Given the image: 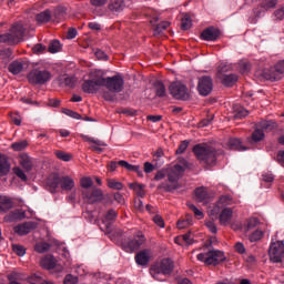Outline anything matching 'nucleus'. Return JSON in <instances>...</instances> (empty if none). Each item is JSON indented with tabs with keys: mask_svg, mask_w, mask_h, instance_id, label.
<instances>
[{
	"mask_svg": "<svg viewBox=\"0 0 284 284\" xmlns=\"http://www.w3.org/2000/svg\"><path fill=\"white\" fill-rule=\"evenodd\" d=\"M192 151L201 163L205 165L216 164L219 152L214 146L199 143L193 146Z\"/></svg>",
	"mask_w": 284,
	"mask_h": 284,
	"instance_id": "1",
	"label": "nucleus"
},
{
	"mask_svg": "<svg viewBox=\"0 0 284 284\" xmlns=\"http://www.w3.org/2000/svg\"><path fill=\"white\" fill-rule=\"evenodd\" d=\"M24 33H26V28H23V24L16 23L12 26L9 33H4L0 36V42L8 43V44H17L19 43V41L23 39Z\"/></svg>",
	"mask_w": 284,
	"mask_h": 284,
	"instance_id": "2",
	"label": "nucleus"
},
{
	"mask_svg": "<svg viewBox=\"0 0 284 284\" xmlns=\"http://www.w3.org/2000/svg\"><path fill=\"white\" fill-rule=\"evenodd\" d=\"M51 77L48 70L37 68L28 73L27 79L31 85H44L51 80Z\"/></svg>",
	"mask_w": 284,
	"mask_h": 284,
	"instance_id": "3",
	"label": "nucleus"
},
{
	"mask_svg": "<svg viewBox=\"0 0 284 284\" xmlns=\"http://www.w3.org/2000/svg\"><path fill=\"white\" fill-rule=\"evenodd\" d=\"M197 261L203 262L205 265H219L226 260L225 254L221 251H209L196 255Z\"/></svg>",
	"mask_w": 284,
	"mask_h": 284,
	"instance_id": "4",
	"label": "nucleus"
},
{
	"mask_svg": "<svg viewBox=\"0 0 284 284\" xmlns=\"http://www.w3.org/2000/svg\"><path fill=\"white\" fill-rule=\"evenodd\" d=\"M174 270L173 261L170 258H163L162 262L151 266V276L155 280H160L159 275H170Z\"/></svg>",
	"mask_w": 284,
	"mask_h": 284,
	"instance_id": "5",
	"label": "nucleus"
},
{
	"mask_svg": "<svg viewBox=\"0 0 284 284\" xmlns=\"http://www.w3.org/2000/svg\"><path fill=\"white\" fill-rule=\"evenodd\" d=\"M170 95L179 101H187L190 99L189 89L182 82H172L169 85Z\"/></svg>",
	"mask_w": 284,
	"mask_h": 284,
	"instance_id": "6",
	"label": "nucleus"
},
{
	"mask_svg": "<svg viewBox=\"0 0 284 284\" xmlns=\"http://www.w3.org/2000/svg\"><path fill=\"white\" fill-rule=\"evenodd\" d=\"M103 87L110 90V92L119 94L123 92L124 80L121 74L108 77L104 78Z\"/></svg>",
	"mask_w": 284,
	"mask_h": 284,
	"instance_id": "7",
	"label": "nucleus"
},
{
	"mask_svg": "<svg viewBox=\"0 0 284 284\" xmlns=\"http://www.w3.org/2000/svg\"><path fill=\"white\" fill-rule=\"evenodd\" d=\"M104 78L101 75L85 80L82 84V90L87 94H95L103 87Z\"/></svg>",
	"mask_w": 284,
	"mask_h": 284,
	"instance_id": "8",
	"label": "nucleus"
},
{
	"mask_svg": "<svg viewBox=\"0 0 284 284\" xmlns=\"http://www.w3.org/2000/svg\"><path fill=\"white\" fill-rule=\"evenodd\" d=\"M213 79L209 75H203L199 78L197 81V92L201 97H209L213 92Z\"/></svg>",
	"mask_w": 284,
	"mask_h": 284,
	"instance_id": "9",
	"label": "nucleus"
},
{
	"mask_svg": "<svg viewBox=\"0 0 284 284\" xmlns=\"http://www.w3.org/2000/svg\"><path fill=\"white\" fill-rule=\"evenodd\" d=\"M270 261L273 263L283 262L284 257V244L281 241L272 243L268 248Z\"/></svg>",
	"mask_w": 284,
	"mask_h": 284,
	"instance_id": "10",
	"label": "nucleus"
},
{
	"mask_svg": "<svg viewBox=\"0 0 284 284\" xmlns=\"http://www.w3.org/2000/svg\"><path fill=\"white\" fill-rule=\"evenodd\" d=\"M180 175L178 172L170 171L168 173V182H162L158 185V190H163L164 192H173L179 189L178 181Z\"/></svg>",
	"mask_w": 284,
	"mask_h": 284,
	"instance_id": "11",
	"label": "nucleus"
},
{
	"mask_svg": "<svg viewBox=\"0 0 284 284\" xmlns=\"http://www.w3.org/2000/svg\"><path fill=\"white\" fill-rule=\"evenodd\" d=\"M82 196L89 204H94L103 200V193L101 189L95 186H92L89 191H82Z\"/></svg>",
	"mask_w": 284,
	"mask_h": 284,
	"instance_id": "12",
	"label": "nucleus"
},
{
	"mask_svg": "<svg viewBox=\"0 0 284 284\" xmlns=\"http://www.w3.org/2000/svg\"><path fill=\"white\" fill-rule=\"evenodd\" d=\"M146 239L142 232H138L136 235H134L133 240H130L124 246L130 251L134 252L139 250L144 243Z\"/></svg>",
	"mask_w": 284,
	"mask_h": 284,
	"instance_id": "13",
	"label": "nucleus"
},
{
	"mask_svg": "<svg viewBox=\"0 0 284 284\" xmlns=\"http://www.w3.org/2000/svg\"><path fill=\"white\" fill-rule=\"evenodd\" d=\"M126 8L124 0H110L108 4V12L110 16L118 17Z\"/></svg>",
	"mask_w": 284,
	"mask_h": 284,
	"instance_id": "14",
	"label": "nucleus"
},
{
	"mask_svg": "<svg viewBox=\"0 0 284 284\" xmlns=\"http://www.w3.org/2000/svg\"><path fill=\"white\" fill-rule=\"evenodd\" d=\"M221 34H222L221 30L214 27H209L202 31L201 39L204 41H216L220 39Z\"/></svg>",
	"mask_w": 284,
	"mask_h": 284,
	"instance_id": "15",
	"label": "nucleus"
},
{
	"mask_svg": "<svg viewBox=\"0 0 284 284\" xmlns=\"http://www.w3.org/2000/svg\"><path fill=\"white\" fill-rule=\"evenodd\" d=\"M233 199L231 195H221L219 202H216L215 206H213L211 213L213 215H217L221 213L222 209L225 206L232 205Z\"/></svg>",
	"mask_w": 284,
	"mask_h": 284,
	"instance_id": "16",
	"label": "nucleus"
},
{
	"mask_svg": "<svg viewBox=\"0 0 284 284\" xmlns=\"http://www.w3.org/2000/svg\"><path fill=\"white\" fill-rule=\"evenodd\" d=\"M226 148L231 151H239V152L248 150V148L245 146L242 140L239 138H230L226 142Z\"/></svg>",
	"mask_w": 284,
	"mask_h": 284,
	"instance_id": "17",
	"label": "nucleus"
},
{
	"mask_svg": "<svg viewBox=\"0 0 284 284\" xmlns=\"http://www.w3.org/2000/svg\"><path fill=\"white\" fill-rule=\"evenodd\" d=\"M34 229H37V223L26 222L23 224L16 226L13 231L16 234L23 236V235L30 234V232H32V230Z\"/></svg>",
	"mask_w": 284,
	"mask_h": 284,
	"instance_id": "18",
	"label": "nucleus"
},
{
	"mask_svg": "<svg viewBox=\"0 0 284 284\" xmlns=\"http://www.w3.org/2000/svg\"><path fill=\"white\" fill-rule=\"evenodd\" d=\"M11 172V163L9 162V158L0 153V178L8 176Z\"/></svg>",
	"mask_w": 284,
	"mask_h": 284,
	"instance_id": "19",
	"label": "nucleus"
},
{
	"mask_svg": "<svg viewBox=\"0 0 284 284\" xmlns=\"http://www.w3.org/2000/svg\"><path fill=\"white\" fill-rule=\"evenodd\" d=\"M262 74L266 81H281V79H283V75L278 72L276 67L265 69Z\"/></svg>",
	"mask_w": 284,
	"mask_h": 284,
	"instance_id": "20",
	"label": "nucleus"
},
{
	"mask_svg": "<svg viewBox=\"0 0 284 284\" xmlns=\"http://www.w3.org/2000/svg\"><path fill=\"white\" fill-rule=\"evenodd\" d=\"M23 219H26V211L17 209L16 211H10V213L4 216V222L13 223Z\"/></svg>",
	"mask_w": 284,
	"mask_h": 284,
	"instance_id": "21",
	"label": "nucleus"
},
{
	"mask_svg": "<svg viewBox=\"0 0 284 284\" xmlns=\"http://www.w3.org/2000/svg\"><path fill=\"white\" fill-rule=\"evenodd\" d=\"M233 219V210L232 209H222L219 215V222L222 226H227Z\"/></svg>",
	"mask_w": 284,
	"mask_h": 284,
	"instance_id": "22",
	"label": "nucleus"
},
{
	"mask_svg": "<svg viewBox=\"0 0 284 284\" xmlns=\"http://www.w3.org/2000/svg\"><path fill=\"white\" fill-rule=\"evenodd\" d=\"M119 165L129 172H135L139 178H143V171L141 170L140 165L131 164L125 160H120Z\"/></svg>",
	"mask_w": 284,
	"mask_h": 284,
	"instance_id": "23",
	"label": "nucleus"
},
{
	"mask_svg": "<svg viewBox=\"0 0 284 284\" xmlns=\"http://www.w3.org/2000/svg\"><path fill=\"white\" fill-rule=\"evenodd\" d=\"M250 115L248 110L240 104L233 105V119L234 120H243Z\"/></svg>",
	"mask_w": 284,
	"mask_h": 284,
	"instance_id": "24",
	"label": "nucleus"
},
{
	"mask_svg": "<svg viewBox=\"0 0 284 284\" xmlns=\"http://www.w3.org/2000/svg\"><path fill=\"white\" fill-rule=\"evenodd\" d=\"M118 212L114 209H110L108 213H105L103 224L105 225L106 232H111V225L116 220Z\"/></svg>",
	"mask_w": 284,
	"mask_h": 284,
	"instance_id": "25",
	"label": "nucleus"
},
{
	"mask_svg": "<svg viewBox=\"0 0 284 284\" xmlns=\"http://www.w3.org/2000/svg\"><path fill=\"white\" fill-rule=\"evenodd\" d=\"M75 186L74 180L69 175H63L60 179V187L62 191L70 192Z\"/></svg>",
	"mask_w": 284,
	"mask_h": 284,
	"instance_id": "26",
	"label": "nucleus"
},
{
	"mask_svg": "<svg viewBox=\"0 0 284 284\" xmlns=\"http://www.w3.org/2000/svg\"><path fill=\"white\" fill-rule=\"evenodd\" d=\"M219 79L221 83L224 84L226 88H232L233 85H235V83H237L239 75L234 73H230V74L220 77Z\"/></svg>",
	"mask_w": 284,
	"mask_h": 284,
	"instance_id": "27",
	"label": "nucleus"
},
{
	"mask_svg": "<svg viewBox=\"0 0 284 284\" xmlns=\"http://www.w3.org/2000/svg\"><path fill=\"white\" fill-rule=\"evenodd\" d=\"M61 183V176L58 173H51L47 180V185L54 192Z\"/></svg>",
	"mask_w": 284,
	"mask_h": 284,
	"instance_id": "28",
	"label": "nucleus"
},
{
	"mask_svg": "<svg viewBox=\"0 0 284 284\" xmlns=\"http://www.w3.org/2000/svg\"><path fill=\"white\" fill-rule=\"evenodd\" d=\"M20 165L26 172L32 171V168L34 166V164L32 163V158H30V155L26 153L20 155Z\"/></svg>",
	"mask_w": 284,
	"mask_h": 284,
	"instance_id": "29",
	"label": "nucleus"
},
{
	"mask_svg": "<svg viewBox=\"0 0 284 284\" xmlns=\"http://www.w3.org/2000/svg\"><path fill=\"white\" fill-rule=\"evenodd\" d=\"M263 139H265V132H263L261 128H257L253 131V133L247 139V141L248 143L253 144V143L262 142Z\"/></svg>",
	"mask_w": 284,
	"mask_h": 284,
	"instance_id": "30",
	"label": "nucleus"
},
{
	"mask_svg": "<svg viewBox=\"0 0 284 284\" xmlns=\"http://www.w3.org/2000/svg\"><path fill=\"white\" fill-rule=\"evenodd\" d=\"M51 19H52V13L49 9H47L36 16V21L38 24H45V23L50 22Z\"/></svg>",
	"mask_w": 284,
	"mask_h": 284,
	"instance_id": "31",
	"label": "nucleus"
},
{
	"mask_svg": "<svg viewBox=\"0 0 284 284\" xmlns=\"http://www.w3.org/2000/svg\"><path fill=\"white\" fill-rule=\"evenodd\" d=\"M135 261L138 263V265H148L150 262V251L144 250V251H140V253L136 254L135 256Z\"/></svg>",
	"mask_w": 284,
	"mask_h": 284,
	"instance_id": "32",
	"label": "nucleus"
},
{
	"mask_svg": "<svg viewBox=\"0 0 284 284\" xmlns=\"http://www.w3.org/2000/svg\"><path fill=\"white\" fill-rule=\"evenodd\" d=\"M233 67L230 63L221 62L217 67L216 77L217 79L221 77H226L227 72H232Z\"/></svg>",
	"mask_w": 284,
	"mask_h": 284,
	"instance_id": "33",
	"label": "nucleus"
},
{
	"mask_svg": "<svg viewBox=\"0 0 284 284\" xmlns=\"http://www.w3.org/2000/svg\"><path fill=\"white\" fill-rule=\"evenodd\" d=\"M14 207V202L11 197H1L0 212L7 213Z\"/></svg>",
	"mask_w": 284,
	"mask_h": 284,
	"instance_id": "34",
	"label": "nucleus"
},
{
	"mask_svg": "<svg viewBox=\"0 0 284 284\" xmlns=\"http://www.w3.org/2000/svg\"><path fill=\"white\" fill-rule=\"evenodd\" d=\"M258 126H260L261 131H263V133L272 132L276 129V122H274L272 120H263L260 122Z\"/></svg>",
	"mask_w": 284,
	"mask_h": 284,
	"instance_id": "35",
	"label": "nucleus"
},
{
	"mask_svg": "<svg viewBox=\"0 0 284 284\" xmlns=\"http://www.w3.org/2000/svg\"><path fill=\"white\" fill-rule=\"evenodd\" d=\"M194 193H195L196 201L200 203L206 201L210 197V195L204 186L196 187Z\"/></svg>",
	"mask_w": 284,
	"mask_h": 284,
	"instance_id": "36",
	"label": "nucleus"
},
{
	"mask_svg": "<svg viewBox=\"0 0 284 284\" xmlns=\"http://www.w3.org/2000/svg\"><path fill=\"white\" fill-rule=\"evenodd\" d=\"M267 10L265 8H263L262 4L257 6L255 9H253V16L251 17L248 20L251 23H257V19H260L261 17H263V14H265Z\"/></svg>",
	"mask_w": 284,
	"mask_h": 284,
	"instance_id": "37",
	"label": "nucleus"
},
{
	"mask_svg": "<svg viewBox=\"0 0 284 284\" xmlns=\"http://www.w3.org/2000/svg\"><path fill=\"white\" fill-rule=\"evenodd\" d=\"M129 187L133 190L139 197L143 199L145 196V185L142 183L133 182L129 184Z\"/></svg>",
	"mask_w": 284,
	"mask_h": 284,
	"instance_id": "38",
	"label": "nucleus"
},
{
	"mask_svg": "<svg viewBox=\"0 0 284 284\" xmlns=\"http://www.w3.org/2000/svg\"><path fill=\"white\" fill-rule=\"evenodd\" d=\"M59 81L60 85L64 88H75L77 80L74 77L63 75Z\"/></svg>",
	"mask_w": 284,
	"mask_h": 284,
	"instance_id": "39",
	"label": "nucleus"
},
{
	"mask_svg": "<svg viewBox=\"0 0 284 284\" xmlns=\"http://www.w3.org/2000/svg\"><path fill=\"white\" fill-rule=\"evenodd\" d=\"M40 265L43 268L53 270L55 267V260L53 256L48 255L41 260Z\"/></svg>",
	"mask_w": 284,
	"mask_h": 284,
	"instance_id": "40",
	"label": "nucleus"
},
{
	"mask_svg": "<svg viewBox=\"0 0 284 284\" xmlns=\"http://www.w3.org/2000/svg\"><path fill=\"white\" fill-rule=\"evenodd\" d=\"M12 50L10 48H4L0 50V61L3 64H7L11 61Z\"/></svg>",
	"mask_w": 284,
	"mask_h": 284,
	"instance_id": "41",
	"label": "nucleus"
},
{
	"mask_svg": "<svg viewBox=\"0 0 284 284\" xmlns=\"http://www.w3.org/2000/svg\"><path fill=\"white\" fill-rule=\"evenodd\" d=\"M8 70L11 74H21V72H23V63L20 61H13L9 64Z\"/></svg>",
	"mask_w": 284,
	"mask_h": 284,
	"instance_id": "42",
	"label": "nucleus"
},
{
	"mask_svg": "<svg viewBox=\"0 0 284 284\" xmlns=\"http://www.w3.org/2000/svg\"><path fill=\"white\" fill-rule=\"evenodd\" d=\"M153 85L155 88V95L158 98H165L166 89H165V85L163 84V82L161 80H158V81H155V83Z\"/></svg>",
	"mask_w": 284,
	"mask_h": 284,
	"instance_id": "43",
	"label": "nucleus"
},
{
	"mask_svg": "<svg viewBox=\"0 0 284 284\" xmlns=\"http://www.w3.org/2000/svg\"><path fill=\"white\" fill-rule=\"evenodd\" d=\"M169 27L170 22L168 21H162L161 23L153 26V36L163 33V31H165Z\"/></svg>",
	"mask_w": 284,
	"mask_h": 284,
	"instance_id": "44",
	"label": "nucleus"
},
{
	"mask_svg": "<svg viewBox=\"0 0 284 284\" xmlns=\"http://www.w3.org/2000/svg\"><path fill=\"white\" fill-rule=\"evenodd\" d=\"M11 148L16 152H21V151L26 150V148H28V141L21 140V141L14 142L11 144Z\"/></svg>",
	"mask_w": 284,
	"mask_h": 284,
	"instance_id": "45",
	"label": "nucleus"
},
{
	"mask_svg": "<svg viewBox=\"0 0 284 284\" xmlns=\"http://www.w3.org/2000/svg\"><path fill=\"white\" fill-rule=\"evenodd\" d=\"M190 225H192V216H186L183 220H179L176 223V227L179 230H183L185 227H189Z\"/></svg>",
	"mask_w": 284,
	"mask_h": 284,
	"instance_id": "46",
	"label": "nucleus"
},
{
	"mask_svg": "<svg viewBox=\"0 0 284 284\" xmlns=\"http://www.w3.org/2000/svg\"><path fill=\"white\" fill-rule=\"evenodd\" d=\"M80 184L85 191H90V187L93 186V181L90 176H83L80 180Z\"/></svg>",
	"mask_w": 284,
	"mask_h": 284,
	"instance_id": "47",
	"label": "nucleus"
},
{
	"mask_svg": "<svg viewBox=\"0 0 284 284\" xmlns=\"http://www.w3.org/2000/svg\"><path fill=\"white\" fill-rule=\"evenodd\" d=\"M108 186L112 190L121 191L123 189V184L120 181H116L115 179H109L108 180Z\"/></svg>",
	"mask_w": 284,
	"mask_h": 284,
	"instance_id": "48",
	"label": "nucleus"
},
{
	"mask_svg": "<svg viewBox=\"0 0 284 284\" xmlns=\"http://www.w3.org/2000/svg\"><path fill=\"white\" fill-rule=\"evenodd\" d=\"M278 4V0H262L261 6L266 11L275 8Z\"/></svg>",
	"mask_w": 284,
	"mask_h": 284,
	"instance_id": "49",
	"label": "nucleus"
},
{
	"mask_svg": "<svg viewBox=\"0 0 284 284\" xmlns=\"http://www.w3.org/2000/svg\"><path fill=\"white\" fill-rule=\"evenodd\" d=\"M189 145H190V141H187V140L181 141L178 149L175 150V154L176 155L183 154L186 151V149L189 148Z\"/></svg>",
	"mask_w": 284,
	"mask_h": 284,
	"instance_id": "50",
	"label": "nucleus"
},
{
	"mask_svg": "<svg viewBox=\"0 0 284 284\" xmlns=\"http://www.w3.org/2000/svg\"><path fill=\"white\" fill-rule=\"evenodd\" d=\"M60 49H61V43H60V41H58V40L51 41L50 44H49V47H48V51H49L50 53L59 52Z\"/></svg>",
	"mask_w": 284,
	"mask_h": 284,
	"instance_id": "51",
	"label": "nucleus"
},
{
	"mask_svg": "<svg viewBox=\"0 0 284 284\" xmlns=\"http://www.w3.org/2000/svg\"><path fill=\"white\" fill-rule=\"evenodd\" d=\"M65 14V9L63 7H58L54 11H53V17L57 21H61L64 18Z\"/></svg>",
	"mask_w": 284,
	"mask_h": 284,
	"instance_id": "52",
	"label": "nucleus"
},
{
	"mask_svg": "<svg viewBox=\"0 0 284 284\" xmlns=\"http://www.w3.org/2000/svg\"><path fill=\"white\" fill-rule=\"evenodd\" d=\"M62 113L65 114L67 116L71 118V119L82 120V116L78 112L72 111L70 109H63Z\"/></svg>",
	"mask_w": 284,
	"mask_h": 284,
	"instance_id": "53",
	"label": "nucleus"
},
{
	"mask_svg": "<svg viewBox=\"0 0 284 284\" xmlns=\"http://www.w3.org/2000/svg\"><path fill=\"white\" fill-rule=\"evenodd\" d=\"M263 239V232L260 230H256L250 235V242L255 243Z\"/></svg>",
	"mask_w": 284,
	"mask_h": 284,
	"instance_id": "54",
	"label": "nucleus"
},
{
	"mask_svg": "<svg viewBox=\"0 0 284 284\" xmlns=\"http://www.w3.org/2000/svg\"><path fill=\"white\" fill-rule=\"evenodd\" d=\"M55 155H57V158L59 159V160H61V161H63V162H70V160H71V154H69V153H65V152H63V151H55Z\"/></svg>",
	"mask_w": 284,
	"mask_h": 284,
	"instance_id": "55",
	"label": "nucleus"
},
{
	"mask_svg": "<svg viewBox=\"0 0 284 284\" xmlns=\"http://www.w3.org/2000/svg\"><path fill=\"white\" fill-rule=\"evenodd\" d=\"M116 93L113 92V91H105L103 93V99L106 101V102H114L116 100Z\"/></svg>",
	"mask_w": 284,
	"mask_h": 284,
	"instance_id": "56",
	"label": "nucleus"
},
{
	"mask_svg": "<svg viewBox=\"0 0 284 284\" xmlns=\"http://www.w3.org/2000/svg\"><path fill=\"white\" fill-rule=\"evenodd\" d=\"M262 181L265 183L274 182V174L270 171L262 173Z\"/></svg>",
	"mask_w": 284,
	"mask_h": 284,
	"instance_id": "57",
	"label": "nucleus"
},
{
	"mask_svg": "<svg viewBox=\"0 0 284 284\" xmlns=\"http://www.w3.org/2000/svg\"><path fill=\"white\" fill-rule=\"evenodd\" d=\"M192 27V21L190 18H182L181 20V29L186 31L189 29H191Z\"/></svg>",
	"mask_w": 284,
	"mask_h": 284,
	"instance_id": "58",
	"label": "nucleus"
},
{
	"mask_svg": "<svg viewBox=\"0 0 284 284\" xmlns=\"http://www.w3.org/2000/svg\"><path fill=\"white\" fill-rule=\"evenodd\" d=\"M49 248H50V245L48 243H38L36 245V251L38 253H44V252L49 251Z\"/></svg>",
	"mask_w": 284,
	"mask_h": 284,
	"instance_id": "59",
	"label": "nucleus"
},
{
	"mask_svg": "<svg viewBox=\"0 0 284 284\" xmlns=\"http://www.w3.org/2000/svg\"><path fill=\"white\" fill-rule=\"evenodd\" d=\"M10 120L14 125L21 126V115L17 114V113H11Z\"/></svg>",
	"mask_w": 284,
	"mask_h": 284,
	"instance_id": "60",
	"label": "nucleus"
},
{
	"mask_svg": "<svg viewBox=\"0 0 284 284\" xmlns=\"http://www.w3.org/2000/svg\"><path fill=\"white\" fill-rule=\"evenodd\" d=\"M260 225V220L256 217H252L247 222V231H251L252 229Z\"/></svg>",
	"mask_w": 284,
	"mask_h": 284,
	"instance_id": "61",
	"label": "nucleus"
},
{
	"mask_svg": "<svg viewBox=\"0 0 284 284\" xmlns=\"http://www.w3.org/2000/svg\"><path fill=\"white\" fill-rule=\"evenodd\" d=\"M13 252L18 255V256H23L26 255V248H23V246L21 245H13L12 246Z\"/></svg>",
	"mask_w": 284,
	"mask_h": 284,
	"instance_id": "62",
	"label": "nucleus"
},
{
	"mask_svg": "<svg viewBox=\"0 0 284 284\" xmlns=\"http://www.w3.org/2000/svg\"><path fill=\"white\" fill-rule=\"evenodd\" d=\"M77 283H78V278L71 274H68L63 281V284H77Z\"/></svg>",
	"mask_w": 284,
	"mask_h": 284,
	"instance_id": "63",
	"label": "nucleus"
},
{
	"mask_svg": "<svg viewBox=\"0 0 284 284\" xmlns=\"http://www.w3.org/2000/svg\"><path fill=\"white\" fill-rule=\"evenodd\" d=\"M27 282L29 284H41V277H39L37 275H32V276L27 278Z\"/></svg>",
	"mask_w": 284,
	"mask_h": 284,
	"instance_id": "64",
	"label": "nucleus"
}]
</instances>
